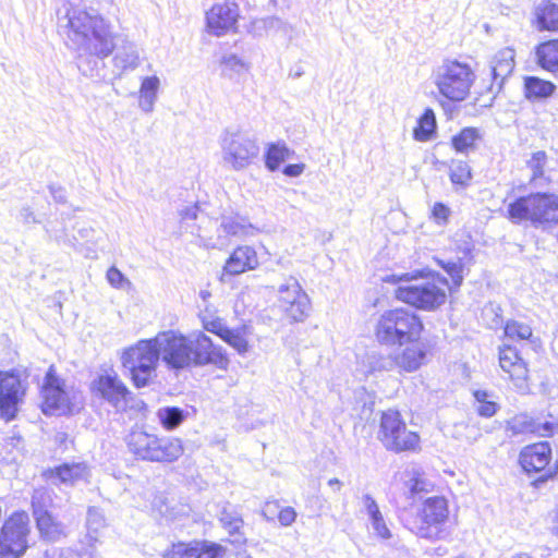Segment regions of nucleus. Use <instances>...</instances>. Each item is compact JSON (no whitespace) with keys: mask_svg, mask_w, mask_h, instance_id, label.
I'll use <instances>...</instances> for the list:
<instances>
[{"mask_svg":"<svg viewBox=\"0 0 558 558\" xmlns=\"http://www.w3.org/2000/svg\"><path fill=\"white\" fill-rule=\"evenodd\" d=\"M140 65V54L135 44L125 43L113 57V68L118 75L126 71H133Z\"/></svg>","mask_w":558,"mask_h":558,"instance_id":"28","label":"nucleus"},{"mask_svg":"<svg viewBox=\"0 0 558 558\" xmlns=\"http://www.w3.org/2000/svg\"><path fill=\"white\" fill-rule=\"evenodd\" d=\"M557 211L558 197L548 193H532L508 205V218L514 223L522 220H530L534 225L556 221Z\"/></svg>","mask_w":558,"mask_h":558,"instance_id":"8","label":"nucleus"},{"mask_svg":"<svg viewBox=\"0 0 558 558\" xmlns=\"http://www.w3.org/2000/svg\"><path fill=\"white\" fill-rule=\"evenodd\" d=\"M87 535L86 538L98 542L99 532L106 526V519L102 511L97 507H89L86 517Z\"/></svg>","mask_w":558,"mask_h":558,"instance_id":"39","label":"nucleus"},{"mask_svg":"<svg viewBox=\"0 0 558 558\" xmlns=\"http://www.w3.org/2000/svg\"><path fill=\"white\" fill-rule=\"evenodd\" d=\"M93 387L118 411L125 410L131 392L116 374L100 375L94 380Z\"/></svg>","mask_w":558,"mask_h":558,"instance_id":"18","label":"nucleus"},{"mask_svg":"<svg viewBox=\"0 0 558 558\" xmlns=\"http://www.w3.org/2000/svg\"><path fill=\"white\" fill-rule=\"evenodd\" d=\"M423 328V323L415 313L396 308L381 314L375 327V335L381 344L403 345L418 341Z\"/></svg>","mask_w":558,"mask_h":558,"instance_id":"4","label":"nucleus"},{"mask_svg":"<svg viewBox=\"0 0 558 558\" xmlns=\"http://www.w3.org/2000/svg\"><path fill=\"white\" fill-rule=\"evenodd\" d=\"M258 265L256 252L251 246L236 247L225 265V271L229 275H240L254 269Z\"/></svg>","mask_w":558,"mask_h":558,"instance_id":"24","label":"nucleus"},{"mask_svg":"<svg viewBox=\"0 0 558 558\" xmlns=\"http://www.w3.org/2000/svg\"><path fill=\"white\" fill-rule=\"evenodd\" d=\"M481 138L476 128H463L457 135L452 136L451 145L457 153H468L475 148V142Z\"/></svg>","mask_w":558,"mask_h":558,"instance_id":"37","label":"nucleus"},{"mask_svg":"<svg viewBox=\"0 0 558 558\" xmlns=\"http://www.w3.org/2000/svg\"><path fill=\"white\" fill-rule=\"evenodd\" d=\"M515 52L511 48H504L496 52L490 60L492 84L489 92L499 94L504 87L506 80L512 74L515 62Z\"/></svg>","mask_w":558,"mask_h":558,"instance_id":"21","label":"nucleus"},{"mask_svg":"<svg viewBox=\"0 0 558 558\" xmlns=\"http://www.w3.org/2000/svg\"><path fill=\"white\" fill-rule=\"evenodd\" d=\"M63 11H58V31L77 53L78 71L90 78L104 77L105 59L116 47L109 24L93 9L69 4Z\"/></svg>","mask_w":558,"mask_h":558,"instance_id":"1","label":"nucleus"},{"mask_svg":"<svg viewBox=\"0 0 558 558\" xmlns=\"http://www.w3.org/2000/svg\"><path fill=\"white\" fill-rule=\"evenodd\" d=\"M157 417L163 428L175 429L187 417V412L178 407H163L157 411Z\"/></svg>","mask_w":558,"mask_h":558,"instance_id":"38","label":"nucleus"},{"mask_svg":"<svg viewBox=\"0 0 558 558\" xmlns=\"http://www.w3.org/2000/svg\"><path fill=\"white\" fill-rule=\"evenodd\" d=\"M203 327L205 330L211 332V333H215L217 335L218 337H220L221 339H223V337L226 336V333L228 332V330L230 329L225 323L222 319L220 318H216V319H211V320H203Z\"/></svg>","mask_w":558,"mask_h":558,"instance_id":"47","label":"nucleus"},{"mask_svg":"<svg viewBox=\"0 0 558 558\" xmlns=\"http://www.w3.org/2000/svg\"><path fill=\"white\" fill-rule=\"evenodd\" d=\"M293 154L284 143H271L265 153V166L269 171H276Z\"/></svg>","mask_w":558,"mask_h":558,"instance_id":"36","label":"nucleus"},{"mask_svg":"<svg viewBox=\"0 0 558 558\" xmlns=\"http://www.w3.org/2000/svg\"><path fill=\"white\" fill-rule=\"evenodd\" d=\"M432 216L438 225H446L450 216V208L444 203H435Z\"/></svg>","mask_w":558,"mask_h":558,"instance_id":"48","label":"nucleus"},{"mask_svg":"<svg viewBox=\"0 0 558 558\" xmlns=\"http://www.w3.org/2000/svg\"><path fill=\"white\" fill-rule=\"evenodd\" d=\"M535 23L539 31L558 29V7L550 1H543L535 8Z\"/></svg>","mask_w":558,"mask_h":558,"instance_id":"31","label":"nucleus"},{"mask_svg":"<svg viewBox=\"0 0 558 558\" xmlns=\"http://www.w3.org/2000/svg\"><path fill=\"white\" fill-rule=\"evenodd\" d=\"M499 364L518 389L525 390L527 388V368L522 357L519 356L515 348L506 345L500 349Z\"/></svg>","mask_w":558,"mask_h":558,"instance_id":"23","label":"nucleus"},{"mask_svg":"<svg viewBox=\"0 0 558 558\" xmlns=\"http://www.w3.org/2000/svg\"><path fill=\"white\" fill-rule=\"evenodd\" d=\"M160 81L157 76L144 77L140 88V108L145 112H151L157 99Z\"/></svg>","mask_w":558,"mask_h":558,"instance_id":"34","label":"nucleus"},{"mask_svg":"<svg viewBox=\"0 0 558 558\" xmlns=\"http://www.w3.org/2000/svg\"><path fill=\"white\" fill-rule=\"evenodd\" d=\"M546 160V154L544 151H537L533 154L532 159L529 161V166L533 171V179L543 174V167Z\"/></svg>","mask_w":558,"mask_h":558,"instance_id":"50","label":"nucleus"},{"mask_svg":"<svg viewBox=\"0 0 558 558\" xmlns=\"http://www.w3.org/2000/svg\"><path fill=\"white\" fill-rule=\"evenodd\" d=\"M511 558H531V556L525 553H520V554L513 555Z\"/></svg>","mask_w":558,"mask_h":558,"instance_id":"64","label":"nucleus"},{"mask_svg":"<svg viewBox=\"0 0 558 558\" xmlns=\"http://www.w3.org/2000/svg\"><path fill=\"white\" fill-rule=\"evenodd\" d=\"M88 541V545L85 547V546H82V548H80L77 550V556L78 558H97V548H96V543L97 542H93V541Z\"/></svg>","mask_w":558,"mask_h":558,"instance_id":"55","label":"nucleus"},{"mask_svg":"<svg viewBox=\"0 0 558 558\" xmlns=\"http://www.w3.org/2000/svg\"><path fill=\"white\" fill-rule=\"evenodd\" d=\"M219 522L222 527L228 531L229 535L233 537V544H244L245 536L242 532L244 521L240 512L231 507H223L218 515Z\"/></svg>","mask_w":558,"mask_h":558,"instance_id":"27","label":"nucleus"},{"mask_svg":"<svg viewBox=\"0 0 558 558\" xmlns=\"http://www.w3.org/2000/svg\"><path fill=\"white\" fill-rule=\"evenodd\" d=\"M41 396L45 414H53L56 411L64 413L70 410V396L64 388V380L57 376L53 365L48 368L45 375Z\"/></svg>","mask_w":558,"mask_h":558,"instance_id":"15","label":"nucleus"},{"mask_svg":"<svg viewBox=\"0 0 558 558\" xmlns=\"http://www.w3.org/2000/svg\"><path fill=\"white\" fill-rule=\"evenodd\" d=\"M475 75L469 64L457 60L445 61L435 74L439 93L451 101H462L470 93Z\"/></svg>","mask_w":558,"mask_h":558,"instance_id":"9","label":"nucleus"},{"mask_svg":"<svg viewBox=\"0 0 558 558\" xmlns=\"http://www.w3.org/2000/svg\"><path fill=\"white\" fill-rule=\"evenodd\" d=\"M538 65L549 72L558 71V39L542 43L536 48Z\"/></svg>","mask_w":558,"mask_h":558,"instance_id":"32","label":"nucleus"},{"mask_svg":"<svg viewBox=\"0 0 558 558\" xmlns=\"http://www.w3.org/2000/svg\"><path fill=\"white\" fill-rule=\"evenodd\" d=\"M36 527L44 541L56 543L66 537V525L61 522L52 512L35 517Z\"/></svg>","mask_w":558,"mask_h":558,"instance_id":"26","label":"nucleus"},{"mask_svg":"<svg viewBox=\"0 0 558 558\" xmlns=\"http://www.w3.org/2000/svg\"><path fill=\"white\" fill-rule=\"evenodd\" d=\"M551 449L547 441L524 447L519 456V463L526 474L539 473L549 464Z\"/></svg>","mask_w":558,"mask_h":558,"instance_id":"22","label":"nucleus"},{"mask_svg":"<svg viewBox=\"0 0 558 558\" xmlns=\"http://www.w3.org/2000/svg\"><path fill=\"white\" fill-rule=\"evenodd\" d=\"M555 425L548 421L534 418L525 413H520L507 421L506 430L511 436L536 435L547 437L554 434Z\"/></svg>","mask_w":558,"mask_h":558,"instance_id":"20","label":"nucleus"},{"mask_svg":"<svg viewBox=\"0 0 558 558\" xmlns=\"http://www.w3.org/2000/svg\"><path fill=\"white\" fill-rule=\"evenodd\" d=\"M328 486L333 490V492H339L342 487V482H340L338 478H330L328 481Z\"/></svg>","mask_w":558,"mask_h":558,"instance_id":"61","label":"nucleus"},{"mask_svg":"<svg viewBox=\"0 0 558 558\" xmlns=\"http://www.w3.org/2000/svg\"><path fill=\"white\" fill-rule=\"evenodd\" d=\"M362 504L367 512L369 520H373L379 515H381V512L379 510V507L376 502V500L368 494L363 495L362 497Z\"/></svg>","mask_w":558,"mask_h":558,"instance_id":"51","label":"nucleus"},{"mask_svg":"<svg viewBox=\"0 0 558 558\" xmlns=\"http://www.w3.org/2000/svg\"><path fill=\"white\" fill-rule=\"evenodd\" d=\"M49 191H50L52 198L57 203L64 204L66 202V192H65L64 187H62L60 185L51 184V185H49Z\"/></svg>","mask_w":558,"mask_h":558,"instance_id":"58","label":"nucleus"},{"mask_svg":"<svg viewBox=\"0 0 558 558\" xmlns=\"http://www.w3.org/2000/svg\"><path fill=\"white\" fill-rule=\"evenodd\" d=\"M159 353L154 338L140 340L124 350L121 356L122 365L130 373L131 379L137 388L148 386L156 377Z\"/></svg>","mask_w":558,"mask_h":558,"instance_id":"7","label":"nucleus"},{"mask_svg":"<svg viewBox=\"0 0 558 558\" xmlns=\"http://www.w3.org/2000/svg\"><path fill=\"white\" fill-rule=\"evenodd\" d=\"M405 485L412 497L421 493H427L433 487L432 483L420 474H416L413 477H411Z\"/></svg>","mask_w":558,"mask_h":558,"instance_id":"45","label":"nucleus"},{"mask_svg":"<svg viewBox=\"0 0 558 558\" xmlns=\"http://www.w3.org/2000/svg\"><path fill=\"white\" fill-rule=\"evenodd\" d=\"M197 213H198V206L197 205H192V206H186L184 209H181L180 210V216L183 220H195L197 218Z\"/></svg>","mask_w":558,"mask_h":558,"instance_id":"59","label":"nucleus"},{"mask_svg":"<svg viewBox=\"0 0 558 558\" xmlns=\"http://www.w3.org/2000/svg\"><path fill=\"white\" fill-rule=\"evenodd\" d=\"M378 439L387 450L393 452L415 450L420 442L418 435L407 428L401 414L396 410L383 412Z\"/></svg>","mask_w":558,"mask_h":558,"instance_id":"11","label":"nucleus"},{"mask_svg":"<svg viewBox=\"0 0 558 558\" xmlns=\"http://www.w3.org/2000/svg\"><path fill=\"white\" fill-rule=\"evenodd\" d=\"M505 333L511 339L527 340L532 336V329L524 323L511 320L506 324Z\"/></svg>","mask_w":558,"mask_h":558,"instance_id":"44","label":"nucleus"},{"mask_svg":"<svg viewBox=\"0 0 558 558\" xmlns=\"http://www.w3.org/2000/svg\"><path fill=\"white\" fill-rule=\"evenodd\" d=\"M372 527L376 535L383 539H388L391 537V532L388 529L383 514L371 520Z\"/></svg>","mask_w":558,"mask_h":558,"instance_id":"49","label":"nucleus"},{"mask_svg":"<svg viewBox=\"0 0 558 558\" xmlns=\"http://www.w3.org/2000/svg\"><path fill=\"white\" fill-rule=\"evenodd\" d=\"M89 232H94V231L92 229L90 230H88V229L80 230V234L82 238H87Z\"/></svg>","mask_w":558,"mask_h":558,"instance_id":"63","label":"nucleus"},{"mask_svg":"<svg viewBox=\"0 0 558 558\" xmlns=\"http://www.w3.org/2000/svg\"><path fill=\"white\" fill-rule=\"evenodd\" d=\"M220 147L223 162L234 171L247 168L259 155L257 141L239 130H226L220 135Z\"/></svg>","mask_w":558,"mask_h":558,"instance_id":"10","label":"nucleus"},{"mask_svg":"<svg viewBox=\"0 0 558 558\" xmlns=\"http://www.w3.org/2000/svg\"><path fill=\"white\" fill-rule=\"evenodd\" d=\"M221 63H222L225 70H229V71L238 73V74L242 73L243 71L246 70V65L243 62V60L233 53L225 56L222 58Z\"/></svg>","mask_w":558,"mask_h":558,"instance_id":"46","label":"nucleus"},{"mask_svg":"<svg viewBox=\"0 0 558 558\" xmlns=\"http://www.w3.org/2000/svg\"><path fill=\"white\" fill-rule=\"evenodd\" d=\"M498 404L494 401H485L477 405V413L484 417H492L498 410Z\"/></svg>","mask_w":558,"mask_h":558,"instance_id":"53","label":"nucleus"},{"mask_svg":"<svg viewBox=\"0 0 558 558\" xmlns=\"http://www.w3.org/2000/svg\"><path fill=\"white\" fill-rule=\"evenodd\" d=\"M107 279L112 287L119 288L125 280L124 275L116 267H110L107 271Z\"/></svg>","mask_w":558,"mask_h":558,"instance_id":"54","label":"nucleus"},{"mask_svg":"<svg viewBox=\"0 0 558 558\" xmlns=\"http://www.w3.org/2000/svg\"><path fill=\"white\" fill-rule=\"evenodd\" d=\"M259 231L242 216H222L220 226L217 228V238L211 243V247L222 250L230 244L231 236H253Z\"/></svg>","mask_w":558,"mask_h":558,"instance_id":"17","label":"nucleus"},{"mask_svg":"<svg viewBox=\"0 0 558 558\" xmlns=\"http://www.w3.org/2000/svg\"><path fill=\"white\" fill-rule=\"evenodd\" d=\"M437 122L433 109L426 108L413 130V137L418 142H427L436 133Z\"/></svg>","mask_w":558,"mask_h":558,"instance_id":"35","label":"nucleus"},{"mask_svg":"<svg viewBox=\"0 0 558 558\" xmlns=\"http://www.w3.org/2000/svg\"><path fill=\"white\" fill-rule=\"evenodd\" d=\"M472 259V246L465 244L459 247L457 257L450 259L436 258V263L440 266L451 278L456 287H460L463 282V269L465 263Z\"/></svg>","mask_w":558,"mask_h":558,"instance_id":"25","label":"nucleus"},{"mask_svg":"<svg viewBox=\"0 0 558 558\" xmlns=\"http://www.w3.org/2000/svg\"><path fill=\"white\" fill-rule=\"evenodd\" d=\"M278 305L292 322H303L311 311V300L294 277L278 288Z\"/></svg>","mask_w":558,"mask_h":558,"instance_id":"13","label":"nucleus"},{"mask_svg":"<svg viewBox=\"0 0 558 558\" xmlns=\"http://www.w3.org/2000/svg\"><path fill=\"white\" fill-rule=\"evenodd\" d=\"M129 450L137 458L151 462H173L184 452L179 438H159L143 429H133L126 437Z\"/></svg>","mask_w":558,"mask_h":558,"instance_id":"5","label":"nucleus"},{"mask_svg":"<svg viewBox=\"0 0 558 558\" xmlns=\"http://www.w3.org/2000/svg\"><path fill=\"white\" fill-rule=\"evenodd\" d=\"M195 555V542L172 544L171 548L161 554L162 558H193Z\"/></svg>","mask_w":558,"mask_h":558,"instance_id":"41","label":"nucleus"},{"mask_svg":"<svg viewBox=\"0 0 558 558\" xmlns=\"http://www.w3.org/2000/svg\"><path fill=\"white\" fill-rule=\"evenodd\" d=\"M87 475V466L85 463H64L53 471L50 477H56L60 483L73 485L80 480L85 478Z\"/></svg>","mask_w":558,"mask_h":558,"instance_id":"33","label":"nucleus"},{"mask_svg":"<svg viewBox=\"0 0 558 558\" xmlns=\"http://www.w3.org/2000/svg\"><path fill=\"white\" fill-rule=\"evenodd\" d=\"M304 74V71L301 68H298L294 72H291L290 75L294 78H299Z\"/></svg>","mask_w":558,"mask_h":558,"instance_id":"62","label":"nucleus"},{"mask_svg":"<svg viewBox=\"0 0 558 558\" xmlns=\"http://www.w3.org/2000/svg\"><path fill=\"white\" fill-rule=\"evenodd\" d=\"M305 169L304 163H290L284 166L282 172L284 175L290 178H296L303 173Z\"/></svg>","mask_w":558,"mask_h":558,"instance_id":"57","label":"nucleus"},{"mask_svg":"<svg viewBox=\"0 0 558 558\" xmlns=\"http://www.w3.org/2000/svg\"><path fill=\"white\" fill-rule=\"evenodd\" d=\"M222 546L215 543H197L195 542V556L193 558H222Z\"/></svg>","mask_w":558,"mask_h":558,"instance_id":"43","label":"nucleus"},{"mask_svg":"<svg viewBox=\"0 0 558 558\" xmlns=\"http://www.w3.org/2000/svg\"><path fill=\"white\" fill-rule=\"evenodd\" d=\"M296 511L292 507H284L278 513V520L282 526H290L296 520Z\"/></svg>","mask_w":558,"mask_h":558,"instance_id":"52","label":"nucleus"},{"mask_svg":"<svg viewBox=\"0 0 558 558\" xmlns=\"http://www.w3.org/2000/svg\"><path fill=\"white\" fill-rule=\"evenodd\" d=\"M240 354H244L248 351V342L244 337L242 329H229L222 339Z\"/></svg>","mask_w":558,"mask_h":558,"instance_id":"42","label":"nucleus"},{"mask_svg":"<svg viewBox=\"0 0 558 558\" xmlns=\"http://www.w3.org/2000/svg\"><path fill=\"white\" fill-rule=\"evenodd\" d=\"M159 356L169 369L181 371L192 366L213 364L227 368L229 360L221 347L202 331L184 336L175 330L161 331L154 337Z\"/></svg>","mask_w":558,"mask_h":558,"instance_id":"2","label":"nucleus"},{"mask_svg":"<svg viewBox=\"0 0 558 558\" xmlns=\"http://www.w3.org/2000/svg\"><path fill=\"white\" fill-rule=\"evenodd\" d=\"M26 386L16 371H0V417L9 422L15 418Z\"/></svg>","mask_w":558,"mask_h":558,"instance_id":"14","label":"nucleus"},{"mask_svg":"<svg viewBox=\"0 0 558 558\" xmlns=\"http://www.w3.org/2000/svg\"><path fill=\"white\" fill-rule=\"evenodd\" d=\"M408 343L409 345L395 356H380L374 368L389 371L399 367L405 372H413L420 368L426 357V350L418 341Z\"/></svg>","mask_w":558,"mask_h":558,"instance_id":"16","label":"nucleus"},{"mask_svg":"<svg viewBox=\"0 0 558 558\" xmlns=\"http://www.w3.org/2000/svg\"><path fill=\"white\" fill-rule=\"evenodd\" d=\"M29 517L25 511L11 514L0 529V558H21L28 548Z\"/></svg>","mask_w":558,"mask_h":558,"instance_id":"12","label":"nucleus"},{"mask_svg":"<svg viewBox=\"0 0 558 558\" xmlns=\"http://www.w3.org/2000/svg\"><path fill=\"white\" fill-rule=\"evenodd\" d=\"M487 397H488V393L484 390H476L474 392V398L475 400L477 401L478 404H481L482 402H485L487 401Z\"/></svg>","mask_w":558,"mask_h":558,"instance_id":"60","label":"nucleus"},{"mask_svg":"<svg viewBox=\"0 0 558 558\" xmlns=\"http://www.w3.org/2000/svg\"><path fill=\"white\" fill-rule=\"evenodd\" d=\"M54 497L56 493L50 487L35 488L31 498L33 518L50 513L54 508Z\"/></svg>","mask_w":558,"mask_h":558,"instance_id":"30","label":"nucleus"},{"mask_svg":"<svg viewBox=\"0 0 558 558\" xmlns=\"http://www.w3.org/2000/svg\"><path fill=\"white\" fill-rule=\"evenodd\" d=\"M449 177L453 184L466 186L472 179L471 167L465 161L453 160L450 166Z\"/></svg>","mask_w":558,"mask_h":558,"instance_id":"40","label":"nucleus"},{"mask_svg":"<svg viewBox=\"0 0 558 558\" xmlns=\"http://www.w3.org/2000/svg\"><path fill=\"white\" fill-rule=\"evenodd\" d=\"M405 284L396 290L398 300L421 310H435L446 301L448 280L430 270L407 272L399 277Z\"/></svg>","mask_w":558,"mask_h":558,"instance_id":"3","label":"nucleus"},{"mask_svg":"<svg viewBox=\"0 0 558 558\" xmlns=\"http://www.w3.org/2000/svg\"><path fill=\"white\" fill-rule=\"evenodd\" d=\"M19 219L25 223V225H28V223H38L39 221L37 220L34 211L32 210L31 207L28 206H24L21 208L20 210V214H19Z\"/></svg>","mask_w":558,"mask_h":558,"instance_id":"56","label":"nucleus"},{"mask_svg":"<svg viewBox=\"0 0 558 558\" xmlns=\"http://www.w3.org/2000/svg\"><path fill=\"white\" fill-rule=\"evenodd\" d=\"M448 520L447 499L442 496H433L424 500L416 515L407 519L405 526L418 537L442 539L449 535L446 527Z\"/></svg>","mask_w":558,"mask_h":558,"instance_id":"6","label":"nucleus"},{"mask_svg":"<svg viewBox=\"0 0 558 558\" xmlns=\"http://www.w3.org/2000/svg\"><path fill=\"white\" fill-rule=\"evenodd\" d=\"M556 90V85L537 76L524 77V96L530 101H542L550 97Z\"/></svg>","mask_w":558,"mask_h":558,"instance_id":"29","label":"nucleus"},{"mask_svg":"<svg viewBox=\"0 0 558 558\" xmlns=\"http://www.w3.org/2000/svg\"><path fill=\"white\" fill-rule=\"evenodd\" d=\"M239 19V7L234 2L217 3L206 13L209 32L215 36L225 35L235 27Z\"/></svg>","mask_w":558,"mask_h":558,"instance_id":"19","label":"nucleus"}]
</instances>
